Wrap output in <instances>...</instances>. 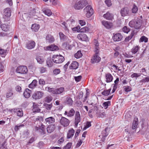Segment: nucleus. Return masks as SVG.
I'll return each mask as SVG.
<instances>
[{
    "instance_id": "1",
    "label": "nucleus",
    "mask_w": 149,
    "mask_h": 149,
    "mask_svg": "<svg viewBox=\"0 0 149 149\" xmlns=\"http://www.w3.org/2000/svg\"><path fill=\"white\" fill-rule=\"evenodd\" d=\"M87 4V2L86 0L80 1L75 3L74 7L76 10H79L83 8Z\"/></svg>"
},
{
    "instance_id": "2",
    "label": "nucleus",
    "mask_w": 149,
    "mask_h": 149,
    "mask_svg": "<svg viewBox=\"0 0 149 149\" xmlns=\"http://www.w3.org/2000/svg\"><path fill=\"white\" fill-rule=\"evenodd\" d=\"M141 23L142 22L140 19L137 21L132 20L129 22V25L131 27H134L135 29H138L141 26Z\"/></svg>"
},
{
    "instance_id": "3",
    "label": "nucleus",
    "mask_w": 149,
    "mask_h": 149,
    "mask_svg": "<svg viewBox=\"0 0 149 149\" xmlns=\"http://www.w3.org/2000/svg\"><path fill=\"white\" fill-rule=\"evenodd\" d=\"M84 12L86 13V17H90L94 13V11L91 6L88 5L84 10Z\"/></svg>"
},
{
    "instance_id": "4",
    "label": "nucleus",
    "mask_w": 149,
    "mask_h": 149,
    "mask_svg": "<svg viewBox=\"0 0 149 149\" xmlns=\"http://www.w3.org/2000/svg\"><path fill=\"white\" fill-rule=\"evenodd\" d=\"M64 60V58L61 55H54L52 58L53 62L56 63H61Z\"/></svg>"
},
{
    "instance_id": "5",
    "label": "nucleus",
    "mask_w": 149,
    "mask_h": 149,
    "mask_svg": "<svg viewBox=\"0 0 149 149\" xmlns=\"http://www.w3.org/2000/svg\"><path fill=\"white\" fill-rule=\"evenodd\" d=\"M40 125H40H38V126H36L35 129L36 130L38 131L41 135H44L46 133L45 126L42 123Z\"/></svg>"
},
{
    "instance_id": "6",
    "label": "nucleus",
    "mask_w": 149,
    "mask_h": 149,
    "mask_svg": "<svg viewBox=\"0 0 149 149\" xmlns=\"http://www.w3.org/2000/svg\"><path fill=\"white\" fill-rule=\"evenodd\" d=\"M16 72L20 74H26L28 72L27 68L25 66H20L17 67L16 69Z\"/></svg>"
},
{
    "instance_id": "7",
    "label": "nucleus",
    "mask_w": 149,
    "mask_h": 149,
    "mask_svg": "<svg viewBox=\"0 0 149 149\" xmlns=\"http://www.w3.org/2000/svg\"><path fill=\"white\" fill-rule=\"evenodd\" d=\"M11 11L10 8H7L4 10L3 18L6 21H8L11 15Z\"/></svg>"
},
{
    "instance_id": "8",
    "label": "nucleus",
    "mask_w": 149,
    "mask_h": 149,
    "mask_svg": "<svg viewBox=\"0 0 149 149\" xmlns=\"http://www.w3.org/2000/svg\"><path fill=\"white\" fill-rule=\"evenodd\" d=\"M12 113H14L19 117H22L23 115V112L22 109L19 108H14L10 110Z\"/></svg>"
},
{
    "instance_id": "9",
    "label": "nucleus",
    "mask_w": 149,
    "mask_h": 149,
    "mask_svg": "<svg viewBox=\"0 0 149 149\" xmlns=\"http://www.w3.org/2000/svg\"><path fill=\"white\" fill-rule=\"evenodd\" d=\"M44 93L41 91H36L33 94L32 98L35 100L39 99L41 98Z\"/></svg>"
},
{
    "instance_id": "10",
    "label": "nucleus",
    "mask_w": 149,
    "mask_h": 149,
    "mask_svg": "<svg viewBox=\"0 0 149 149\" xmlns=\"http://www.w3.org/2000/svg\"><path fill=\"white\" fill-rule=\"evenodd\" d=\"M60 123L61 125L64 127H66L69 125L70 122L67 118L62 117L60 120Z\"/></svg>"
},
{
    "instance_id": "11",
    "label": "nucleus",
    "mask_w": 149,
    "mask_h": 149,
    "mask_svg": "<svg viewBox=\"0 0 149 149\" xmlns=\"http://www.w3.org/2000/svg\"><path fill=\"white\" fill-rule=\"evenodd\" d=\"M120 13L122 17L128 15L129 14V9L127 7L122 8L120 10Z\"/></svg>"
},
{
    "instance_id": "12",
    "label": "nucleus",
    "mask_w": 149,
    "mask_h": 149,
    "mask_svg": "<svg viewBox=\"0 0 149 149\" xmlns=\"http://www.w3.org/2000/svg\"><path fill=\"white\" fill-rule=\"evenodd\" d=\"M109 131V128L108 127H106L104 130L102 131L101 135L100 136H99V137L100 136L102 137L101 139L102 141H104L105 140V137H107L108 135Z\"/></svg>"
},
{
    "instance_id": "13",
    "label": "nucleus",
    "mask_w": 149,
    "mask_h": 149,
    "mask_svg": "<svg viewBox=\"0 0 149 149\" xmlns=\"http://www.w3.org/2000/svg\"><path fill=\"white\" fill-rule=\"evenodd\" d=\"M33 120L34 124L37 125V126L38 125H40L42 123L41 122L43 121V118L41 116H39L34 118Z\"/></svg>"
},
{
    "instance_id": "14",
    "label": "nucleus",
    "mask_w": 149,
    "mask_h": 149,
    "mask_svg": "<svg viewBox=\"0 0 149 149\" xmlns=\"http://www.w3.org/2000/svg\"><path fill=\"white\" fill-rule=\"evenodd\" d=\"M81 121L80 115L79 112L76 111L75 114V127L77 126L78 124Z\"/></svg>"
},
{
    "instance_id": "15",
    "label": "nucleus",
    "mask_w": 149,
    "mask_h": 149,
    "mask_svg": "<svg viewBox=\"0 0 149 149\" xmlns=\"http://www.w3.org/2000/svg\"><path fill=\"white\" fill-rule=\"evenodd\" d=\"M113 37V39L114 41H120L123 38V36L120 33H114Z\"/></svg>"
},
{
    "instance_id": "16",
    "label": "nucleus",
    "mask_w": 149,
    "mask_h": 149,
    "mask_svg": "<svg viewBox=\"0 0 149 149\" xmlns=\"http://www.w3.org/2000/svg\"><path fill=\"white\" fill-rule=\"evenodd\" d=\"M36 45L35 42L33 40L29 41L26 43V47L29 49H31L33 48Z\"/></svg>"
},
{
    "instance_id": "17",
    "label": "nucleus",
    "mask_w": 149,
    "mask_h": 149,
    "mask_svg": "<svg viewBox=\"0 0 149 149\" xmlns=\"http://www.w3.org/2000/svg\"><path fill=\"white\" fill-rule=\"evenodd\" d=\"M77 37L79 40L82 41H87L88 40L87 36L84 33H80L78 34Z\"/></svg>"
},
{
    "instance_id": "18",
    "label": "nucleus",
    "mask_w": 149,
    "mask_h": 149,
    "mask_svg": "<svg viewBox=\"0 0 149 149\" xmlns=\"http://www.w3.org/2000/svg\"><path fill=\"white\" fill-rule=\"evenodd\" d=\"M101 58L98 55H94L93 56L91 59V62L92 63H97L101 60Z\"/></svg>"
},
{
    "instance_id": "19",
    "label": "nucleus",
    "mask_w": 149,
    "mask_h": 149,
    "mask_svg": "<svg viewBox=\"0 0 149 149\" xmlns=\"http://www.w3.org/2000/svg\"><path fill=\"white\" fill-rule=\"evenodd\" d=\"M45 50H50L54 51L58 49V48L57 46L54 45H52L46 47H45Z\"/></svg>"
},
{
    "instance_id": "20",
    "label": "nucleus",
    "mask_w": 149,
    "mask_h": 149,
    "mask_svg": "<svg viewBox=\"0 0 149 149\" xmlns=\"http://www.w3.org/2000/svg\"><path fill=\"white\" fill-rule=\"evenodd\" d=\"M102 23L105 27L108 29L111 28L113 26L111 22L105 21H102Z\"/></svg>"
},
{
    "instance_id": "21",
    "label": "nucleus",
    "mask_w": 149,
    "mask_h": 149,
    "mask_svg": "<svg viewBox=\"0 0 149 149\" xmlns=\"http://www.w3.org/2000/svg\"><path fill=\"white\" fill-rule=\"evenodd\" d=\"M79 64L76 61H73L70 66V68L71 69H76L78 68Z\"/></svg>"
},
{
    "instance_id": "22",
    "label": "nucleus",
    "mask_w": 149,
    "mask_h": 149,
    "mask_svg": "<svg viewBox=\"0 0 149 149\" xmlns=\"http://www.w3.org/2000/svg\"><path fill=\"white\" fill-rule=\"evenodd\" d=\"M104 18L107 20H111L113 18V15L111 13L107 12L106 13L104 14L103 16Z\"/></svg>"
},
{
    "instance_id": "23",
    "label": "nucleus",
    "mask_w": 149,
    "mask_h": 149,
    "mask_svg": "<svg viewBox=\"0 0 149 149\" xmlns=\"http://www.w3.org/2000/svg\"><path fill=\"white\" fill-rule=\"evenodd\" d=\"M55 118L53 117H50L45 119L46 123L49 124L53 123L55 122Z\"/></svg>"
},
{
    "instance_id": "24",
    "label": "nucleus",
    "mask_w": 149,
    "mask_h": 149,
    "mask_svg": "<svg viewBox=\"0 0 149 149\" xmlns=\"http://www.w3.org/2000/svg\"><path fill=\"white\" fill-rule=\"evenodd\" d=\"M74 133V130L73 129L69 130L67 134V138L69 139L73 137Z\"/></svg>"
},
{
    "instance_id": "25",
    "label": "nucleus",
    "mask_w": 149,
    "mask_h": 149,
    "mask_svg": "<svg viewBox=\"0 0 149 149\" xmlns=\"http://www.w3.org/2000/svg\"><path fill=\"white\" fill-rule=\"evenodd\" d=\"M2 29L4 31H7L9 30L10 26L8 24H4L1 25Z\"/></svg>"
},
{
    "instance_id": "26",
    "label": "nucleus",
    "mask_w": 149,
    "mask_h": 149,
    "mask_svg": "<svg viewBox=\"0 0 149 149\" xmlns=\"http://www.w3.org/2000/svg\"><path fill=\"white\" fill-rule=\"evenodd\" d=\"M64 88L63 87H60L56 89L55 88L54 93L55 94H59L62 93L64 91Z\"/></svg>"
},
{
    "instance_id": "27",
    "label": "nucleus",
    "mask_w": 149,
    "mask_h": 149,
    "mask_svg": "<svg viewBox=\"0 0 149 149\" xmlns=\"http://www.w3.org/2000/svg\"><path fill=\"white\" fill-rule=\"evenodd\" d=\"M46 40L47 42L49 43H52L54 41L53 37L50 35H48L46 36Z\"/></svg>"
},
{
    "instance_id": "28",
    "label": "nucleus",
    "mask_w": 149,
    "mask_h": 149,
    "mask_svg": "<svg viewBox=\"0 0 149 149\" xmlns=\"http://www.w3.org/2000/svg\"><path fill=\"white\" fill-rule=\"evenodd\" d=\"M31 91L28 88L26 89L24 93V97L26 98H28L30 96V94L31 93Z\"/></svg>"
},
{
    "instance_id": "29",
    "label": "nucleus",
    "mask_w": 149,
    "mask_h": 149,
    "mask_svg": "<svg viewBox=\"0 0 149 149\" xmlns=\"http://www.w3.org/2000/svg\"><path fill=\"white\" fill-rule=\"evenodd\" d=\"M59 34L61 41H66L68 39V37L64 35L63 33L60 32Z\"/></svg>"
},
{
    "instance_id": "30",
    "label": "nucleus",
    "mask_w": 149,
    "mask_h": 149,
    "mask_svg": "<svg viewBox=\"0 0 149 149\" xmlns=\"http://www.w3.org/2000/svg\"><path fill=\"white\" fill-rule=\"evenodd\" d=\"M91 105L92 106L90 107V108H91L93 109V111L95 113H97V111L98 110V107L96 104H94L93 103H91Z\"/></svg>"
},
{
    "instance_id": "31",
    "label": "nucleus",
    "mask_w": 149,
    "mask_h": 149,
    "mask_svg": "<svg viewBox=\"0 0 149 149\" xmlns=\"http://www.w3.org/2000/svg\"><path fill=\"white\" fill-rule=\"evenodd\" d=\"M105 77L106 79V82H110L113 79V77L111 74L110 73H108L106 74Z\"/></svg>"
},
{
    "instance_id": "32",
    "label": "nucleus",
    "mask_w": 149,
    "mask_h": 149,
    "mask_svg": "<svg viewBox=\"0 0 149 149\" xmlns=\"http://www.w3.org/2000/svg\"><path fill=\"white\" fill-rule=\"evenodd\" d=\"M138 123V118L136 117L134 118L132 123V129L133 130L135 129Z\"/></svg>"
},
{
    "instance_id": "33",
    "label": "nucleus",
    "mask_w": 149,
    "mask_h": 149,
    "mask_svg": "<svg viewBox=\"0 0 149 149\" xmlns=\"http://www.w3.org/2000/svg\"><path fill=\"white\" fill-rule=\"evenodd\" d=\"M55 129L54 125H49L47 128V131L48 133H50L53 132Z\"/></svg>"
},
{
    "instance_id": "34",
    "label": "nucleus",
    "mask_w": 149,
    "mask_h": 149,
    "mask_svg": "<svg viewBox=\"0 0 149 149\" xmlns=\"http://www.w3.org/2000/svg\"><path fill=\"white\" fill-rule=\"evenodd\" d=\"M37 81L36 79H34L29 85V87L31 88H35L37 86Z\"/></svg>"
},
{
    "instance_id": "35",
    "label": "nucleus",
    "mask_w": 149,
    "mask_h": 149,
    "mask_svg": "<svg viewBox=\"0 0 149 149\" xmlns=\"http://www.w3.org/2000/svg\"><path fill=\"white\" fill-rule=\"evenodd\" d=\"M32 110L33 113L41 112V109L36 105H33Z\"/></svg>"
},
{
    "instance_id": "36",
    "label": "nucleus",
    "mask_w": 149,
    "mask_h": 149,
    "mask_svg": "<svg viewBox=\"0 0 149 149\" xmlns=\"http://www.w3.org/2000/svg\"><path fill=\"white\" fill-rule=\"evenodd\" d=\"M140 47L137 45L133 47L131 50V52L134 54L136 53L139 49Z\"/></svg>"
},
{
    "instance_id": "37",
    "label": "nucleus",
    "mask_w": 149,
    "mask_h": 149,
    "mask_svg": "<svg viewBox=\"0 0 149 149\" xmlns=\"http://www.w3.org/2000/svg\"><path fill=\"white\" fill-rule=\"evenodd\" d=\"M39 28V25L37 24H34L32 25L31 29L34 31H37Z\"/></svg>"
},
{
    "instance_id": "38",
    "label": "nucleus",
    "mask_w": 149,
    "mask_h": 149,
    "mask_svg": "<svg viewBox=\"0 0 149 149\" xmlns=\"http://www.w3.org/2000/svg\"><path fill=\"white\" fill-rule=\"evenodd\" d=\"M63 48L67 50L71 49V45L68 44L67 42H64L62 44Z\"/></svg>"
},
{
    "instance_id": "39",
    "label": "nucleus",
    "mask_w": 149,
    "mask_h": 149,
    "mask_svg": "<svg viewBox=\"0 0 149 149\" xmlns=\"http://www.w3.org/2000/svg\"><path fill=\"white\" fill-rule=\"evenodd\" d=\"M66 103L69 106H71L72 104L73 101L72 98L70 97H67L66 99Z\"/></svg>"
},
{
    "instance_id": "40",
    "label": "nucleus",
    "mask_w": 149,
    "mask_h": 149,
    "mask_svg": "<svg viewBox=\"0 0 149 149\" xmlns=\"http://www.w3.org/2000/svg\"><path fill=\"white\" fill-rule=\"evenodd\" d=\"M47 64L48 67H52L53 65V62L50 58H48L47 59Z\"/></svg>"
},
{
    "instance_id": "41",
    "label": "nucleus",
    "mask_w": 149,
    "mask_h": 149,
    "mask_svg": "<svg viewBox=\"0 0 149 149\" xmlns=\"http://www.w3.org/2000/svg\"><path fill=\"white\" fill-rule=\"evenodd\" d=\"M135 33L134 31H132L130 35L126 37L125 39V41L126 42L130 40H131L133 36L134 35Z\"/></svg>"
},
{
    "instance_id": "42",
    "label": "nucleus",
    "mask_w": 149,
    "mask_h": 149,
    "mask_svg": "<svg viewBox=\"0 0 149 149\" xmlns=\"http://www.w3.org/2000/svg\"><path fill=\"white\" fill-rule=\"evenodd\" d=\"M43 13L48 16H50L52 14V12L51 11L48 9H44L42 10Z\"/></svg>"
},
{
    "instance_id": "43",
    "label": "nucleus",
    "mask_w": 149,
    "mask_h": 149,
    "mask_svg": "<svg viewBox=\"0 0 149 149\" xmlns=\"http://www.w3.org/2000/svg\"><path fill=\"white\" fill-rule=\"evenodd\" d=\"M82 56V54L80 51H78L77 53L75 54L74 57L77 58H81Z\"/></svg>"
},
{
    "instance_id": "44",
    "label": "nucleus",
    "mask_w": 149,
    "mask_h": 149,
    "mask_svg": "<svg viewBox=\"0 0 149 149\" xmlns=\"http://www.w3.org/2000/svg\"><path fill=\"white\" fill-rule=\"evenodd\" d=\"M111 89H109L108 90H104L102 92V94L104 96H107L110 94Z\"/></svg>"
},
{
    "instance_id": "45",
    "label": "nucleus",
    "mask_w": 149,
    "mask_h": 149,
    "mask_svg": "<svg viewBox=\"0 0 149 149\" xmlns=\"http://www.w3.org/2000/svg\"><path fill=\"white\" fill-rule=\"evenodd\" d=\"M74 110L72 108L68 113L67 116L69 117L72 116L74 115Z\"/></svg>"
},
{
    "instance_id": "46",
    "label": "nucleus",
    "mask_w": 149,
    "mask_h": 149,
    "mask_svg": "<svg viewBox=\"0 0 149 149\" xmlns=\"http://www.w3.org/2000/svg\"><path fill=\"white\" fill-rule=\"evenodd\" d=\"M89 29L87 27H85L81 28L80 29V31L81 32H86L89 31Z\"/></svg>"
},
{
    "instance_id": "47",
    "label": "nucleus",
    "mask_w": 149,
    "mask_h": 149,
    "mask_svg": "<svg viewBox=\"0 0 149 149\" xmlns=\"http://www.w3.org/2000/svg\"><path fill=\"white\" fill-rule=\"evenodd\" d=\"M148 41V38L145 36H142L140 39L139 42H147Z\"/></svg>"
},
{
    "instance_id": "48",
    "label": "nucleus",
    "mask_w": 149,
    "mask_h": 149,
    "mask_svg": "<svg viewBox=\"0 0 149 149\" xmlns=\"http://www.w3.org/2000/svg\"><path fill=\"white\" fill-rule=\"evenodd\" d=\"M55 88H51L49 87H45V90L49 92H51L52 93L54 94Z\"/></svg>"
},
{
    "instance_id": "49",
    "label": "nucleus",
    "mask_w": 149,
    "mask_h": 149,
    "mask_svg": "<svg viewBox=\"0 0 149 149\" xmlns=\"http://www.w3.org/2000/svg\"><path fill=\"white\" fill-rule=\"evenodd\" d=\"M111 105V102L110 101L105 102L103 104V106L105 109H107L108 106Z\"/></svg>"
},
{
    "instance_id": "50",
    "label": "nucleus",
    "mask_w": 149,
    "mask_h": 149,
    "mask_svg": "<svg viewBox=\"0 0 149 149\" xmlns=\"http://www.w3.org/2000/svg\"><path fill=\"white\" fill-rule=\"evenodd\" d=\"M44 106L47 110H50L52 107V104H47L46 103H44Z\"/></svg>"
},
{
    "instance_id": "51",
    "label": "nucleus",
    "mask_w": 149,
    "mask_h": 149,
    "mask_svg": "<svg viewBox=\"0 0 149 149\" xmlns=\"http://www.w3.org/2000/svg\"><path fill=\"white\" fill-rule=\"evenodd\" d=\"M24 125L23 124L20 125H15L14 128L15 130V131H17L21 128L24 127Z\"/></svg>"
},
{
    "instance_id": "52",
    "label": "nucleus",
    "mask_w": 149,
    "mask_h": 149,
    "mask_svg": "<svg viewBox=\"0 0 149 149\" xmlns=\"http://www.w3.org/2000/svg\"><path fill=\"white\" fill-rule=\"evenodd\" d=\"M36 60L37 62L40 64L42 63L44 61V59L41 58L40 56L37 57Z\"/></svg>"
},
{
    "instance_id": "53",
    "label": "nucleus",
    "mask_w": 149,
    "mask_h": 149,
    "mask_svg": "<svg viewBox=\"0 0 149 149\" xmlns=\"http://www.w3.org/2000/svg\"><path fill=\"white\" fill-rule=\"evenodd\" d=\"M124 91L126 92H128L132 91L131 88L129 86H123Z\"/></svg>"
},
{
    "instance_id": "54",
    "label": "nucleus",
    "mask_w": 149,
    "mask_h": 149,
    "mask_svg": "<svg viewBox=\"0 0 149 149\" xmlns=\"http://www.w3.org/2000/svg\"><path fill=\"white\" fill-rule=\"evenodd\" d=\"M29 134V132L28 130H26L24 131L23 132V137L24 138H27Z\"/></svg>"
},
{
    "instance_id": "55",
    "label": "nucleus",
    "mask_w": 149,
    "mask_h": 149,
    "mask_svg": "<svg viewBox=\"0 0 149 149\" xmlns=\"http://www.w3.org/2000/svg\"><path fill=\"white\" fill-rule=\"evenodd\" d=\"M149 81V77H147L143 78L141 80L140 82V83H145L146 82H148Z\"/></svg>"
},
{
    "instance_id": "56",
    "label": "nucleus",
    "mask_w": 149,
    "mask_h": 149,
    "mask_svg": "<svg viewBox=\"0 0 149 149\" xmlns=\"http://www.w3.org/2000/svg\"><path fill=\"white\" fill-rule=\"evenodd\" d=\"M49 1L51 4L54 6L56 5L58 2V0H50Z\"/></svg>"
},
{
    "instance_id": "57",
    "label": "nucleus",
    "mask_w": 149,
    "mask_h": 149,
    "mask_svg": "<svg viewBox=\"0 0 149 149\" xmlns=\"http://www.w3.org/2000/svg\"><path fill=\"white\" fill-rule=\"evenodd\" d=\"M140 72L141 74L143 75L146 76L147 75V70L144 68H143L141 69Z\"/></svg>"
},
{
    "instance_id": "58",
    "label": "nucleus",
    "mask_w": 149,
    "mask_h": 149,
    "mask_svg": "<svg viewBox=\"0 0 149 149\" xmlns=\"http://www.w3.org/2000/svg\"><path fill=\"white\" fill-rule=\"evenodd\" d=\"M130 29L127 26H125L123 28V31L125 33H127L130 31Z\"/></svg>"
},
{
    "instance_id": "59",
    "label": "nucleus",
    "mask_w": 149,
    "mask_h": 149,
    "mask_svg": "<svg viewBox=\"0 0 149 149\" xmlns=\"http://www.w3.org/2000/svg\"><path fill=\"white\" fill-rule=\"evenodd\" d=\"M138 10V7L135 5H134L132 9V12L133 13H136Z\"/></svg>"
},
{
    "instance_id": "60",
    "label": "nucleus",
    "mask_w": 149,
    "mask_h": 149,
    "mask_svg": "<svg viewBox=\"0 0 149 149\" xmlns=\"http://www.w3.org/2000/svg\"><path fill=\"white\" fill-rule=\"evenodd\" d=\"M141 75V73H134L133 74H132L131 75V77L132 78H134V77H139Z\"/></svg>"
},
{
    "instance_id": "61",
    "label": "nucleus",
    "mask_w": 149,
    "mask_h": 149,
    "mask_svg": "<svg viewBox=\"0 0 149 149\" xmlns=\"http://www.w3.org/2000/svg\"><path fill=\"white\" fill-rule=\"evenodd\" d=\"M72 145V143H68L63 148V149H70Z\"/></svg>"
},
{
    "instance_id": "62",
    "label": "nucleus",
    "mask_w": 149,
    "mask_h": 149,
    "mask_svg": "<svg viewBox=\"0 0 149 149\" xmlns=\"http://www.w3.org/2000/svg\"><path fill=\"white\" fill-rule=\"evenodd\" d=\"M60 72V70L59 69H55L53 71V74L55 75H56L59 74Z\"/></svg>"
},
{
    "instance_id": "63",
    "label": "nucleus",
    "mask_w": 149,
    "mask_h": 149,
    "mask_svg": "<svg viewBox=\"0 0 149 149\" xmlns=\"http://www.w3.org/2000/svg\"><path fill=\"white\" fill-rule=\"evenodd\" d=\"M91 126V122H90L88 121L87 122L86 125L85 126L84 128V130H86L87 128L89 127L90 126Z\"/></svg>"
},
{
    "instance_id": "64",
    "label": "nucleus",
    "mask_w": 149,
    "mask_h": 149,
    "mask_svg": "<svg viewBox=\"0 0 149 149\" xmlns=\"http://www.w3.org/2000/svg\"><path fill=\"white\" fill-rule=\"evenodd\" d=\"M39 84L40 85H44L45 84V82L43 79H40L39 81Z\"/></svg>"
}]
</instances>
